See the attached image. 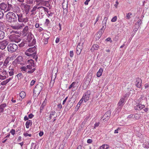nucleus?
Here are the masks:
<instances>
[{"instance_id":"obj_1","label":"nucleus","mask_w":149,"mask_h":149,"mask_svg":"<svg viewBox=\"0 0 149 149\" xmlns=\"http://www.w3.org/2000/svg\"><path fill=\"white\" fill-rule=\"evenodd\" d=\"M6 17L7 21L11 23H13L17 21V15L13 12H8L6 14Z\"/></svg>"},{"instance_id":"obj_2","label":"nucleus","mask_w":149,"mask_h":149,"mask_svg":"<svg viewBox=\"0 0 149 149\" xmlns=\"http://www.w3.org/2000/svg\"><path fill=\"white\" fill-rule=\"evenodd\" d=\"M44 87L43 84L41 82H39L34 88L33 90V96L37 97L39 95L40 93Z\"/></svg>"},{"instance_id":"obj_3","label":"nucleus","mask_w":149,"mask_h":149,"mask_svg":"<svg viewBox=\"0 0 149 149\" xmlns=\"http://www.w3.org/2000/svg\"><path fill=\"white\" fill-rule=\"evenodd\" d=\"M13 8V6L11 4L9 3H5L2 2L0 3V9L6 12L11 10Z\"/></svg>"},{"instance_id":"obj_4","label":"nucleus","mask_w":149,"mask_h":149,"mask_svg":"<svg viewBox=\"0 0 149 149\" xmlns=\"http://www.w3.org/2000/svg\"><path fill=\"white\" fill-rule=\"evenodd\" d=\"M8 49L9 52L13 53L15 52L17 49V45L14 43H10L8 45Z\"/></svg>"},{"instance_id":"obj_5","label":"nucleus","mask_w":149,"mask_h":149,"mask_svg":"<svg viewBox=\"0 0 149 149\" xmlns=\"http://www.w3.org/2000/svg\"><path fill=\"white\" fill-rule=\"evenodd\" d=\"M91 93V91H88L84 94L82 98L84 99L85 102H87L89 100Z\"/></svg>"},{"instance_id":"obj_6","label":"nucleus","mask_w":149,"mask_h":149,"mask_svg":"<svg viewBox=\"0 0 149 149\" xmlns=\"http://www.w3.org/2000/svg\"><path fill=\"white\" fill-rule=\"evenodd\" d=\"M18 18V21L19 22H26L27 21V19L23 17L22 14H16Z\"/></svg>"},{"instance_id":"obj_7","label":"nucleus","mask_w":149,"mask_h":149,"mask_svg":"<svg viewBox=\"0 0 149 149\" xmlns=\"http://www.w3.org/2000/svg\"><path fill=\"white\" fill-rule=\"evenodd\" d=\"M84 44V43H79L76 48V53L77 55H79L81 53L82 48V46Z\"/></svg>"},{"instance_id":"obj_8","label":"nucleus","mask_w":149,"mask_h":149,"mask_svg":"<svg viewBox=\"0 0 149 149\" xmlns=\"http://www.w3.org/2000/svg\"><path fill=\"white\" fill-rule=\"evenodd\" d=\"M62 7L63 9V15L64 16H66L68 13V4L64 2L62 3Z\"/></svg>"},{"instance_id":"obj_9","label":"nucleus","mask_w":149,"mask_h":149,"mask_svg":"<svg viewBox=\"0 0 149 149\" xmlns=\"http://www.w3.org/2000/svg\"><path fill=\"white\" fill-rule=\"evenodd\" d=\"M111 113L110 111H108L104 114L102 118L106 121L108 120L111 116Z\"/></svg>"},{"instance_id":"obj_10","label":"nucleus","mask_w":149,"mask_h":149,"mask_svg":"<svg viewBox=\"0 0 149 149\" xmlns=\"http://www.w3.org/2000/svg\"><path fill=\"white\" fill-rule=\"evenodd\" d=\"M142 80L139 77L136 79V86L138 88H140L142 85Z\"/></svg>"},{"instance_id":"obj_11","label":"nucleus","mask_w":149,"mask_h":149,"mask_svg":"<svg viewBox=\"0 0 149 149\" xmlns=\"http://www.w3.org/2000/svg\"><path fill=\"white\" fill-rule=\"evenodd\" d=\"M145 106L144 105L141 104H138L134 107V109L135 110H140L144 108Z\"/></svg>"},{"instance_id":"obj_12","label":"nucleus","mask_w":149,"mask_h":149,"mask_svg":"<svg viewBox=\"0 0 149 149\" xmlns=\"http://www.w3.org/2000/svg\"><path fill=\"white\" fill-rule=\"evenodd\" d=\"M7 44V42H3L0 44V49L2 50L4 49L6 47Z\"/></svg>"},{"instance_id":"obj_13","label":"nucleus","mask_w":149,"mask_h":149,"mask_svg":"<svg viewBox=\"0 0 149 149\" xmlns=\"http://www.w3.org/2000/svg\"><path fill=\"white\" fill-rule=\"evenodd\" d=\"M125 99L124 98H121L118 104V106H121L123 107L124 104Z\"/></svg>"},{"instance_id":"obj_14","label":"nucleus","mask_w":149,"mask_h":149,"mask_svg":"<svg viewBox=\"0 0 149 149\" xmlns=\"http://www.w3.org/2000/svg\"><path fill=\"white\" fill-rule=\"evenodd\" d=\"M103 32L102 31H100V30L98 32L97 34L96 37V40H98L101 37V36L102 34L103 33Z\"/></svg>"},{"instance_id":"obj_15","label":"nucleus","mask_w":149,"mask_h":149,"mask_svg":"<svg viewBox=\"0 0 149 149\" xmlns=\"http://www.w3.org/2000/svg\"><path fill=\"white\" fill-rule=\"evenodd\" d=\"M99 48V46L97 44L93 45L92 47L91 50L94 51L95 50H98Z\"/></svg>"},{"instance_id":"obj_16","label":"nucleus","mask_w":149,"mask_h":149,"mask_svg":"<svg viewBox=\"0 0 149 149\" xmlns=\"http://www.w3.org/2000/svg\"><path fill=\"white\" fill-rule=\"evenodd\" d=\"M6 106V104L5 103L2 104L0 105V113L3 112L4 110V109Z\"/></svg>"},{"instance_id":"obj_17","label":"nucleus","mask_w":149,"mask_h":149,"mask_svg":"<svg viewBox=\"0 0 149 149\" xmlns=\"http://www.w3.org/2000/svg\"><path fill=\"white\" fill-rule=\"evenodd\" d=\"M29 29V28L28 26H26L23 29L22 31L23 34L25 35L26 36L28 33V30Z\"/></svg>"},{"instance_id":"obj_18","label":"nucleus","mask_w":149,"mask_h":149,"mask_svg":"<svg viewBox=\"0 0 149 149\" xmlns=\"http://www.w3.org/2000/svg\"><path fill=\"white\" fill-rule=\"evenodd\" d=\"M32 121L31 120H27L26 122L25 125L26 127L27 128H28L29 127V125H32Z\"/></svg>"},{"instance_id":"obj_19","label":"nucleus","mask_w":149,"mask_h":149,"mask_svg":"<svg viewBox=\"0 0 149 149\" xmlns=\"http://www.w3.org/2000/svg\"><path fill=\"white\" fill-rule=\"evenodd\" d=\"M5 37V33L3 31L0 30V40L3 39Z\"/></svg>"},{"instance_id":"obj_20","label":"nucleus","mask_w":149,"mask_h":149,"mask_svg":"<svg viewBox=\"0 0 149 149\" xmlns=\"http://www.w3.org/2000/svg\"><path fill=\"white\" fill-rule=\"evenodd\" d=\"M36 46H34L33 47L29 48L28 49V51L29 52L31 53H33L34 51L36 52Z\"/></svg>"},{"instance_id":"obj_21","label":"nucleus","mask_w":149,"mask_h":149,"mask_svg":"<svg viewBox=\"0 0 149 149\" xmlns=\"http://www.w3.org/2000/svg\"><path fill=\"white\" fill-rule=\"evenodd\" d=\"M103 71V70L102 68H100L99 70V71L97 73V76L98 77H99L101 76L102 74V72Z\"/></svg>"},{"instance_id":"obj_22","label":"nucleus","mask_w":149,"mask_h":149,"mask_svg":"<svg viewBox=\"0 0 149 149\" xmlns=\"http://www.w3.org/2000/svg\"><path fill=\"white\" fill-rule=\"evenodd\" d=\"M109 148V146L108 145L105 144L101 146L100 148V149H107Z\"/></svg>"},{"instance_id":"obj_23","label":"nucleus","mask_w":149,"mask_h":149,"mask_svg":"<svg viewBox=\"0 0 149 149\" xmlns=\"http://www.w3.org/2000/svg\"><path fill=\"white\" fill-rule=\"evenodd\" d=\"M36 54L37 53L36 52L33 53H32V56H31L33 59L35 58L36 61H37V60L38 58V56L36 55Z\"/></svg>"},{"instance_id":"obj_24","label":"nucleus","mask_w":149,"mask_h":149,"mask_svg":"<svg viewBox=\"0 0 149 149\" xmlns=\"http://www.w3.org/2000/svg\"><path fill=\"white\" fill-rule=\"evenodd\" d=\"M36 43V39L35 38L33 39L31 42H29V46H33Z\"/></svg>"},{"instance_id":"obj_25","label":"nucleus","mask_w":149,"mask_h":149,"mask_svg":"<svg viewBox=\"0 0 149 149\" xmlns=\"http://www.w3.org/2000/svg\"><path fill=\"white\" fill-rule=\"evenodd\" d=\"M26 93L24 91H21L19 93L20 96L22 99L24 98L26 96Z\"/></svg>"},{"instance_id":"obj_26","label":"nucleus","mask_w":149,"mask_h":149,"mask_svg":"<svg viewBox=\"0 0 149 149\" xmlns=\"http://www.w3.org/2000/svg\"><path fill=\"white\" fill-rule=\"evenodd\" d=\"M33 38L31 35H28L27 36L26 40L27 42H31L32 40L33 39Z\"/></svg>"},{"instance_id":"obj_27","label":"nucleus","mask_w":149,"mask_h":149,"mask_svg":"<svg viewBox=\"0 0 149 149\" xmlns=\"http://www.w3.org/2000/svg\"><path fill=\"white\" fill-rule=\"evenodd\" d=\"M142 23L141 20V19H139L137 21V24L136 23L135 25V27H138V28H139V27L140 26L141 24Z\"/></svg>"},{"instance_id":"obj_28","label":"nucleus","mask_w":149,"mask_h":149,"mask_svg":"<svg viewBox=\"0 0 149 149\" xmlns=\"http://www.w3.org/2000/svg\"><path fill=\"white\" fill-rule=\"evenodd\" d=\"M27 61L28 63L31 65L33 66L34 67V61L32 59L28 60Z\"/></svg>"},{"instance_id":"obj_29","label":"nucleus","mask_w":149,"mask_h":149,"mask_svg":"<svg viewBox=\"0 0 149 149\" xmlns=\"http://www.w3.org/2000/svg\"><path fill=\"white\" fill-rule=\"evenodd\" d=\"M38 9L37 6H34L31 10V12H32L31 15H34L35 14L34 13V12L36 11L37 9Z\"/></svg>"},{"instance_id":"obj_30","label":"nucleus","mask_w":149,"mask_h":149,"mask_svg":"<svg viewBox=\"0 0 149 149\" xmlns=\"http://www.w3.org/2000/svg\"><path fill=\"white\" fill-rule=\"evenodd\" d=\"M14 70L13 69H11L10 71L9 72V73L10 76H12L14 75Z\"/></svg>"},{"instance_id":"obj_31","label":"nucleus","mask_w":149,"mask_h":149,"mask_svg":"<svg viewBox=\"0 0 149 149\" xmlns=\"http://www.w3.org/2000/svg\"><path fill=\"white\" fill-rule=\"evenodd\" d=\"M122 107H123L121 106H118L116 108V112L118 113L122 109Z\"/></svg>"},{"instance_id":"obj_32","label":"nucleus","mask_w":149,"mask_h":149,"mask_svg":"<svg viewBox=\"0 0 149 149\" xmlns=\"http://www.w3.org/2000/svg\"><path fill=\"white\" fill-rule=\"evenodd\" d=\"M132 15V13H129L126 14V18L127 19H129L130 18V16Z\"/></svg>"},{"instance_id":"obj_33","label":"nucleus","mask_w":149,"mask_h":149,"mask_svg":"<svg viewBox=\"0 0 149 149\" xmlns=\"http://www.w3.org/2000/svg\"><path fill=\"white\" fill-rule=\"evenodd\" d=\"M17 76L19 79H21L22 78H23V76L22 73H19L17 75Z\"/></svg>"},{"instance_id":"obj_34","label":"nucleus","mask_w":149,"mask_h":149,"mask_svg":"<svg viewBox=\"0 0 149 149\" xmlns=\"http://www.w3.org/2000/svg\"><path fill=\"white\" fill-rule=\"evenodd\" d=\"M44 7L43 6H40L38 8V9H39V11L40 13L41 12H42L41 13V14H42V12L43 11H44V9H43Z\"/></svg>"},{"instance_id":"obj_35","label":"nucleus","mask_w":149,"mask_h":149,"mask_svg":"<svg viewBox=\"0 0 149 149\" xmlns=\"http://www.w3.org/2000/svg\"><path fill=\"white\" fill-rule=\"evenodd\" d=\"M9 58H6L4 62L3 65L5 66H6L9 63Z\"/></svg>"},{"instance_id":"obj_36","label":"nucleus","mask_w":149,"mask_h":149,"mask_svg":"<svg viewBox=\"0 0 149 149\" xmlns=\"http://www.w3.org/2000/svg\"><path fill=\"white\" fill-rule=\"evenodd\" d=\"M70 102V101H69V102H68V104H67L66 107H67L68 108H70L72 105L73 104L72 103V102L70 103H69V102Z\"/></svg>"},{"instance_id":"obj_37","label":"nucleus","mask_w":149,"mask_h":149,"mask_svg":"<svg viewBox=\"0 0 149 149\" xmlns=\"http://www.w3.org/2000/svg\"><path fill=\"white\" fill-rule=\"evenodd\" d=\"M140 117V114L136 113L134 115V117L136 120H138L139 119Z\"/></svg>"},{"instance_id":"obj_38","label":"nucleus","mask_w":149,"mask_h":149,"mask_svg":"<svg viewBox=\"0 0 149 149\" xmlns=\"http://www.w3.org/2000/svg\"><path fill=\"white\" fill-rule=\"evenodd\" d=\"M138 28V27H136L135 28H134L133 29V31H132V33L133 34V36H134V34L136 33V32L138 30V28Z\"/></svg>"},{"instance_id":"obj_39","label":"nucleus","mask_w":149,"mask_h":149,"mask_svg":"<svg viewBox=\"0 0 149 149\" xmlns=\"http://www.w3.org/2000/svg\"><path fill=\"white\" fill-rule=\"evenodd\" d=\"M24 10L25 11V13H26V14H27L29 12V7H25L24 8Z\"/></svg>"},{"instance_id":"obj_40","label":"nucleus","mask_w":149,"mask_h":149,"mask_svg":"<svg viewBox=\"0 0 149 149\" xmlns=\"http://www.w3.org/2000/svg\"><path fill=\"white\" fill-rule=\"evenodd\" d=\"M75 82H73L69 86V89H71L72 87H74V85H75Z\"/></svg>"},{"instance_id":"obj_41","label":"nucleus","mask_w":149,"mask_h":149,"mask_svg":"<svg viewBox=\"0 0 149 149\" xmlns=\"http://www.w3.org/2000/svg\"><path fill=\"white\" fill-rule=\"evenodd\" d=\"M49 38H47L44 39L43 40V42L45 44H46L48 43V40Z\"/></svg>"},{"instance_id":"obj_42","label":"nucleus","mask_w":149,"mask_h":149,"mask_svg":"<svg viewBox=\"0 0 149 149\" xmlns=\"http://www.w3.org/2000/svg\"><path fill=\"white\" fill-rule=\"evenodd\" d=\"M36 70V69L34 68L31 70L27 72V73L29 74H31L33 72Z\"/></svg>"},{"instance_id":"obj_43","label":"nucleus","mask_w":149,"mask_h":149,"mask_svg":"<svg viewBox=\"0 0 149 149\" xmlns=\"http://www.w3.org/2000/svg\"><path fill=\"white\" fill-rule=\"evenodd\" d=\"M36 1V2L37 3V5H39L40 3H41L44 0H35Z\"/></svg>"},{"instance_id":"obj_44","label":"nucleus","mask_w":149,"mask_h":149,"mask_svg":"<svg viewBox=\"0 0 149 149\" xmlns=\"http://www.w3.org/2000/svg\"><path fill=\"white\" fill-rule=\"evenodd\" d=\"M4 14L3 12L0 10V19L2 18L3 17Z\"/></svg>"},{"instance_id":"obj_45","label":"nucleus","mask_w":149,"mask_h":149,"mask_svg":"<svg viewBox=\"0 0 149 149\" xmlns=\"http://www.w3.org/2000/svg\"><path fill=\"white\" fill-rule=\"evenodd\" d=\"M117 19V17L116 16H115L113 17L111 20L112 22H115L116 21Z\"/></svg>"},{"instance_id":"obj_46","label":"nucleus","mask_w":149,"mask_h":149,"mask_svg":"<svg viewBox=\"0 0 149 149\" xmlns=\"http://www.w3.org/2000/svg\"><path fill=\"white\" fill-rule=\"evenodd\" d=\"M106 25H102V28L100 29V31H102V32H103L104 31V30L106 28Z\"/></svg>"},{"instance_id":"obj_47","label":"nucleus","mask_w":149,"mask_h":149,"mask_svg":"<svg viewBox=\"0 0 149 149\" xmlns=\"http://www.w3.org/2000/svg\"><path fill=\"white\" fill-rule=\"evenodd\" d=\"M6 78V77L5 76H2L0 74V79L1 80H4Z\"/></svg>"},{"instance_id":"obj_48","label":"nucleus","mask_w":149,"mask_h":149,"mask_svg":"<svg viewBox=\"0 0 149 149\" xmlns=\"http://www.w3.org/2000/svg\"><path fill=\"white\" fill-rule=\"evenodd\" d=\"M10 132L12 135H14L15 133V130L12 129L10 130Z\"/></svg>"},{"instance_id":"obj_49","label":"nucleus","mask_w":149,"mask_h":149,"mask_svg":"<svg viewBox=\"0 0 149 149\" xmlns=\"http://www.w3.org/2000/svg\"><path fill=\"white\" fill-rule=\"evenodd\" d=\"M12 28L15 29H18L20 28V27L19 26H13Z\"/></svg>"},{"instance_id":"obj_50","label":"nucleus","mask_w":149,"mask_h":149,"mask_svg":"<svg viewBox=\"0 0 149 149\" xmlns=\"http://www.w3.org/2000/svg\"><path fill=\"white\" fill-rule=\"evenodd\" d=\"M73 55H74L73 51H71L70 52V56L72 58L73 57Z\"/></svg>"},{"instance_id":"obj_51","label":"nucleus","mask_w":149,"mask_h":149,"mask_svg":"<svg viewBox=\"0 0 149 149\" xmlns=\"http://www.w3.org/2000/svg\"><path fill=\"white\" fill-rule=\"evenodd\" d=\"M100 124V123H96L95 124H94V129H95L97 127H98L99 125Z\"/></svg>"},{"instance_id":"obj_52","label":"nucleus","mask_w":149,"mask_h":149,"mask_svg":"<svg viewBox=\"0 0 149 149\" xmlns=\"http://www.w3.org/2000/svg\"><path fill=\"white\" fill-rule=\"evenodd\" d=\"M21 69L24 71H26V70L27 69V68H26V67H25V66L22 67L21 68Z\"/></svg>"},{"instance_id":"obj_53","label":"nucleus","mask_w":149,"mask_h":149,"mask_svg":"<svg viewBox=\"0 0 149 149\" xmlns=\"http://www.w3.org/2000/svg\"><path fill=\"white\" fill-rule=\"evenodd\" d=\"M83 100H84V99L82 98L79 101V102L78 103V105H80L82 103Z\"/></svg>"},{"instance_id":"obj_54","label":"nucleus","mask_w":149,"mask_h":149,"mask_svg":"<svg viewBox=\"0 0 149 149\" xmlns=\"http://www.w3.org/2000/svg\"><path fill=\"white\" fill-rule=\"evenodd\" d=\"M105 41L107 42L110 41V42H112V40H111V38L109 37L106 39H105Z\"/></svg>"},{"instance_id":"obj_55","label":"nucleus","mask_w":149,"mask_h":149,"mask_svg":"<svg viewBox=\"0 0 149 149\" xmlns=\"http://www.w3.org/2000/svg\"><path fill=\"white\" fill-rule=\"evenodd\" d=\"M24 135L25 137H26L27 136H29L30 137L31 136V134H29L27 133H24Z\"/></svg>"},{"instance_id":"obj_56","label":"nucleus","mask_w":149,"mask_h":149,"mask_svg":"<svg viewBox=\"0 0 149 149\" xmlns=\"http://www.w3.org/2000/svg\"><path fill=\"white\" fill-rule=\"evenodd\" d=\"M32 66H33L31 65L30 64H29L27 65L26 68H27L29 69H31L32 68Z\"/></svg>"},{"instance_id":"obj_57","label":"nucleus","mask_w":149,"mask_h":149,"mask_svg":"<svg viewBox=\"0 0 149 149\" xmlns=\"http://www.w3.org/2000/svg\"><path fill=\"white\" fill-rule=\"evenodd\" d=\"M56 112L55 111H51L50 112V115L53 116L55 115V114L56 113Z\"/></svg>"},{"instance_id":"obj_58","label":"nucleus","mask_w":149,"mask_h":149,"mask_svg":"<svg viewBox=\"0 0 149 149\" xmlns=\"http://www.w3.org/2000/svg\"><path fill=\"white\" fill-rule=\"evenodd\" d=\"M50 23V21L48 19H46V22H45V24H47V26L48 24H49Z\"/></svg>"},{"instance_id":"obj_59","label":"nucleus","mask_w":149,"mask_h":149,"mask_svg":"<svg viewBox=\"0 0 149 149\" xmlns=\"http://www.w3.org/2000/svg\"><path fill=\"white\" fill-rule=\"evenodd\" d=\"M36 82V81L34 80H32L31 81V82L30 83V85L31 86H33L35 83Z\"/></svg>"},{"instance_id":"obj_60","label":"nucleus","mask_w":149,"mask_h":149,"mask_svg":"<svg viewBox=\"0 0 149 149\" xmlns=\"http://www.w3.org/2000/svg\"><path fill=\"white\" fill-rule=\"evenodd\" d=\"M25 54L27 55L28 56H32V53H28V52H26L25 53Z\"/></svg>"},{"instance_id":"obj_61","label":"nucleus","mask_w":149,"mask_h":149,"mask_svg":"<svg viewBox=\"0 0 149 149\" xmlns=\"http://www.w3.org/2000/svg\"><path fill=\"white\" fill-rule=\"evenodd\" d=\"M33 116L34 115L32 113H31L28 115L29 118L30 119L32 118Z\"/></svg>"},{"instance_id":"obj_62","label":"nucleus","mask_w":149,"mask_h":149,"mask_svg":"<svg viewBox=\"0 0 149 149\" xmlns=\"http://www.w3.org/2000/svg\"><path fill=\"white\" fill-rule=\"evenodd\" d=\"M93 142V141L92 139H88L87 141V143H91Z\"/></svg>"},{"instance_id":"obj_63","label":"nucleus","mask_w":149,"mask_h":149,"mask_svg":"<svg viewBox=\"0 0 149 149\" xmlns=\"http://www.w3.org/2000/svg\"><path fill=\"white\" fill-rule=\"evenodd\" d=\"M45 106L43 105V104H42L40 108V112H41L42 110L44 108V107Z\"/></svg>"},{"instance_id":"obj_64","label":"nucleus","mask_w":149,"mask_h":149,"mask_svg":"<svg viewBox=\"0 0 149 149\" xmlns=\"http://www.w3.org/2000/svg\"><path fill=\"white\" fill-rule=\"evenodd\" d=\"M143 147L146 148H149V146L148 145H146V144H143Z\"/></svg>"}]
</instances>
